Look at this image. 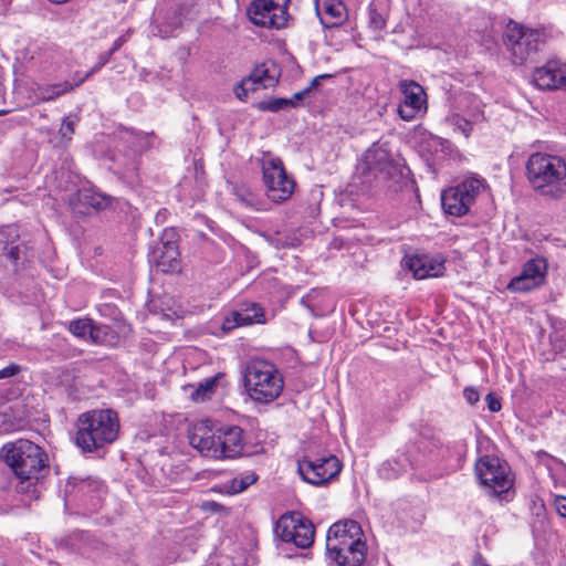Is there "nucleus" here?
<instances>
[{
	"label": "nucleus",
	"instance_id": "nucleus-23",
	"mask_svg": "<svg viewBox=\"0 0 566 566\" xmlns=\"http://www.w3.org/2000/svg\"><path fill=\"white\" fill-rule=\"evenodd\" d=\"M67 329L77 338H85L88 335L93 343L99 344L104 342V336L109 331V327L107 325H97L93 319L83 317L69 322Z\"/></svg>",
	"mask_w": 566,
	"mask_h": 566
},
{
	"label": "nucleus",
	"instance_id": "nucleus-16",
	"mask_svg": "<svg viewBox=\"0 0 566 566\" xmlns=\"http://www.w3.org/2000/svg\"><path fill=\"white\" fill-rule=\"evenodd\" d=\"M248 15L253 24L269 29H281L289 19V15L274 11L272 0H254L248 8Z\"/></svg>",
	"mask_w": 566,
	"mask_h": 566
},
{
	"label": "nucleus",
	"instance_id": "nucleus-22",
	"mask_svg": "<svg viewBox=\"0 0 566 566\" xmlns=\"http://www.w3.org/2000/svg\"><path fill=\"white\" fill-rule=\"evenodd\" d=\"M315 9L325 29L338 27L347 19L346 6L342 0H315Z\"/></svg>",
	"mask_w": 566,
	"mask_h": 566
},
{
	"label": "nucleus",
	"instance_id": "nucleus-7",
	"mask_svg": "<svg viewBox=\"0 0 566 566\" xmlns=\"http://www.w3.org/2000/svg\"><path fill=\"white\" fill-rule=\"evenodd\" d=\"M544 29L525 28L514 21H510L503 33V43L510 52L513 64L523 65L534 62L537 53L546 42Z\"/></svg>",
	"mask_w": 566,
	"mask_h": 566
},
{
	"label": "nucleus",
	"instance_id": "nucleus-37",
	"mask_svg": "<svg viewBox=\"0 0 566 566\" xmlns=\"http://www.w3.org/2000/svg\"><path fill=\"white\" fill-rule=\"evenodd\" d=\"M235 196H237L238 200H240L244 206L250 207V208H254L258 202L255 195L252 193L247 188H238L235 190Z\"/></svg>",
	"mask_w": 566,
	"mask_h": 566
},
{
	"label": "nucleus",
	"instance_id": "nucleus-47",
	"mask_svg": "<svg viewBox=\"0 0 566 566\" xmlns=\"http://www.w3.org/2000/svg\"><path fill=\"white\" fill-rule=\"evenodd\" d=\"M480 118H482V119L484 118L483 113L478 114V115H475V116H474V120H475V122H478Z\"/></svg>",
	"mask_w": 566,
	"mask_h": 566
},
{
	"label": "nucleus",
	"instance_id": "nucleus-2",
	"mask_svg": "<svg viewBox=\"0 0 566 566\" xmlns=\"http://www.w3.org/2000/svg\"><path fill=\"white\" fill-rule=\"evenodd\" d=\"M190 446L201 455L213 460L235 459L242 455L247 437L239 426H216L202 420L189 427Z\"/></svg>",
	"mask_w": 566,
	"mask_h": 566
},
{
	"label": "nucleus",
	"instance_id": "nucleus-45",
	"mask_svg": "<svg viewBox=\"0 0 566 566\" xmlns=\"http://www.w3.org/2000/svg\"><path fill=\"white\" fill-rule=\"evenodd\" d=\"M472 566H488V565H486V564H484V563L481 560V556L479 555V556H476V557L474 558V562H473Z\"/></svg>",
	"mask_w": 566,
	"mask_h": 566
},
{
	"label": "nucleus",
	"instance_id": "nucleus-13",
	"mask_svg": "<svg viewBox=\"0 0 566 566\" xmlns=\"http://www.w3.org/2000/svg\"><path fill=\"white\" fill-rule=\"evenodd\" d=\"M279 75L280 73L274 63H271L270 66L266 63L256 65L249 76L237 84L234 87L235 96L244 101L249 92L273 87L279 81Z\"/></svg>",
	"mask_w": 566,
	"mask_h": 566
},
{
	"label": "nucleus",
	"instance_id": "nucleus-5",
	"mask_svg": "<svg viewBox=\"0 0 566 566\" xmlns=\"http://www.w3.org/2000/svg\"><path fill=\"white\" fill-rule=\"evenodd\" d=\"M526 176L534 189L541 190L543 195L559 198L566 185L563 181L566 176V164L559 157L535 153L527 160Z\"/></svg>",
	"mask_w": 566,
	"mask_h": 566
},
{
	"label": "nucleus",
	"instance_id": "nucleus-26",
	"mask_svg": "<svg viewBox=\"0 0 566 566\" xmlns=\"http://www.w3.org/2000/svg\"><path fill=\"white\" fill-rule=\"evenodd\" d=\"M99 488L101 483L92 478L80 479L71 476L66 483L65 493L71 496L78 497L81 495L95 493Z\"/></svg>",
	"mask_w": 566,
	"mask_h": 566
},
{
	"label": "nucleus",
	"instance_id": "nucleus-12",
	"mask_svg": "<svg viewBox=\"0 0 566 566\" xmlns=\"http://www.w3.org/2000/svg\"><path fill=\"white\" fill-rule=\"evenodd\" d=\"M342 465L335 455L298 461L297 471L302 479L313 485H322L340 472Z\"/></svg>",
	"mask_w": 566,
	"mask_h": 566
},
{
	"label": "nucleus",
	"instance_id": "nucleus-44",
	"mask_svg": "<svg viewBox=\"0 0 566 566\" xmlns=\"http://www.w3.org/2000/svg\"><path fill=\"white\" fill-rule=\"evenodd\" d=\"M274 11H277L284 15H289L287 13V7L291 2V0H272Z\"/></svg>",
	"mask_w": 566,
	"mask_h": 566
},
{
	"label": "nucleus",
	"instance_id": "nucleus-39",
	"mask_svg": "<svg viewBox=\"0 0 566 566\" xmlns=\"http://www.w3.org/2000/svg\"><path fill=\"white\" fill-rule=\"evenodd\" d=\"M21 369L20 365L11 363L7 367L0 369V379L14 377L21 371Z\"/></svg>",
	"mask_w": 566,
	"mask_h": 566
},
{
	"label": "nucleus",
	"instance_id": "nucleus-31",
	"mask_svg": "<svg viewBox=\"0 0 566 566\" xmlns=\"http://www.w3.org/2000/svg\"><path fill=\"white\" fill-rule=\"evenodd\" d=\"M369 27L376 31H381L386 27L387 10L377 2H371L368 7Z\"/></svg>",
	"mask_w": 566,
	"mask_h": 566
},
{
	"label": "nucleus",
	"instance_id": "nucleus-14",
	"mask_svg": "<svg viewBox=\"0 0 566 566\" xmlns=\"http://www.w3.org/2000/svg\"><path fill=\"white\" fill-rule=\"evenodd\" d=\"M546 262L535 258L528 260L518 275L514 276L506 289L513 293H526L541 286L545 280Z\"/></svg>",
	"mask_w": 566,
	"mask_h": 566
},
{
	"label": "nucleus",
	"instance_id": "nucleus-27",
	"mask_svg": "<svg viewBox=\"0 0 566 566\" xmlns=\"http://www.w3.org/2000/svg\"><path fill=\"white\" fill-rule=\"evenodd\" d=\"M181 12L178 7H171L170 10L161 18L157 24L158 35L161 38H169L181 28Z\"/></svg>",
	"mask_w": 566,
	"mask_h": 566
},
{
	"label": "nucleus",
	"instance_id": "nucleus-42",
	"mask_svg": "<svg viewBox=\"0 0 566 566\" xmlns=\"http://www.w3.org/2000/svg\"><path fill=\"white\" fill-rule=\"evenodd\" d=\"M308 96V90L303 88L300 92H296L291 98H287V101H291L292 104H289L290 107H296L300 105V103L305 99Z\"/></svg>",
	"mask_w": 566,
	"mask_h": 566
},
{
	"label": "nucleus",
	"instance_id": "nucleus-43",
	"mask_svg": "<svg viewBox=\"0 0 566 566\" xmlns=\"http://www.w3.org/2000/svg\"><path fill=\"white\" fill-rule=\"evenodd\" d=\"M566 496L557 495L555 499V507L559 516L566 517Z\"/></svg>",
	"mask_w": 566,
	"mask_h": 566
},
{
	"label": "nucleus",
	"instance_id": "nucleus-32",
	"mask_svg": "<svg viewBox=\"0 0 566 566\" xmlns=\"http://www.w3.org/2000/svg\"><path fill=\"white\" fill-rule=\"evenodd\" d=\"M219 378L220 375H216L199 382L197 389L192 394V399L195 401H205L210 399L216 391Z\"/></svg>",
	"mask_w": 566,
	"mask_h": 566
},
{
	"label": "nucleus",
	"instance_id": "nucleus-33",
	"mask_svg": "<svg viewBox=\"0 0 566 566\" xmlns=\"http://www.w3.org/2000/svg\"><path fill=\"white\" fill-rule=\"evenodd\" d=\"M258 480V476L255 473L250 472L242 474L240 476H235L231 480L229 485H226L227 493L229 494H238L240 492H243L247 490L250 485L255 483Z\"/></svg>",
	"mask_w": 566,
	"mask_h": 566
},
{
	"label": "nucleus",
	"instance_id": "nucleus-10",
	"mask_svg": "<svg viewBox=\"0 0 566 566\" xmlns=\"http://www.w3.org/2000/svg\"><path fill=\"white\" fill-rule=\"evenodd\" d=\"M274 533L284 543H292L297 548L305 549L312 546L315 527L311 520L298 512H287L275 523Z\"/></svg>",
	"mask_w": 566,
	"mask_h": 566
},
{
	"label": "nucleus",
	"instance_id": "nucleus-24",
	"mask_svg": "<svg viewBox=\"0 0 566 566\" xmlns=\"http://www.w3.org/2000/svg\"><path fill=\"white\" fill-rule=\"evenodd\" d=\"M441 205L446 213L454 217H462L470 211V206L462 193L458 192L457 186L441 193Z\"/></svg>",
	"mask_w": 566,
	"mask_h": 566
},
{
	"label": "nucleus",
	"instance_id": "nucleus-15",
	"mask_svg": "<svg viewBox=\"0 0 566 566\" xmlns=\"http://www.w3.org/2000/svg\"><path fill=\"white\" fill-rule=\"evenodd\" d=\"M6 259L13 265L28 260V245L20 239L19 229L14 224L0 228V260Z\"/></svg>",
	"mask_w": 566,
	"mask_h": 566
},
{
	"label": "nucleus",
	"instance_id": "nucleus-8",
	"mask_svg": "<svg viewBox=\"0 0 566 566\" xmlns=\"http://www.w3.org/2000/svg\"><path fill=\"white\" fill-rule=\"evenodd\" d=\"M357 170L361 182L371 187L397 176L399 166L392 159L388 145L377 142L364 153Z\"/></svg>",
	"mask_w": 566,
	"mask_h": 566
},
{
	"label": "nucleus",
	"instance_id": "nucleus-21",
	"mask_svg": "<svg viewBox=\"0 0 566 566\" xmlns=\"http://www.w3.org/2000/svg\"><path fill=\"white\" fill-rule=\"evenodd\" d=\"M180 253L175 242H163L149 254V262H155L159 271L175 273L180 271Z\"/></svg>",
	"mask_w": 566,
	"mask_h": 566
},
{
	"label": "nucleus",
	"instance_id": "nucleus-19",
	"mask_svg": "<svg viewBox=\"0 0 566 566\" xmlns=\"http://www.w3.org/2000/svg\"><path fill=\"white\" fill-rule=\"evenodd\" d=\"M535 85L541 90H555L566 83L564 64L549 60L544 66L537 67L533 74Z\"/></svg>",
	"mask_w": 566,
	"mask_h": 566
},
{
	"label": "nucleus",
	"instance_id": "nucleus-46",
	"mask_svg": "<svg viewBox=\"0 0 566 566\" xmlns=\"http://www.w3.org/2000/svg\"><path fill=\"white\" fill-rule=\"evenodd\" d=\"M83 76H80L78 73H75L73 76V83H76L78 80H81Z\"/></svg>",
	"mask_w": 566,
	"mask_h": 566
},
{
	"label": "nucleus",
	"instance_id": "nucleus-48",
	"mask_svg": "<svg viewBox=\"0 0 566 566\" xmlns=\"http://www.w3.org/2000/svg\"><path fill=\"white\" fill-rule=\"evenodd\" d=\"M74 210L77 211L78 213H87V211L85 210H82V209H77L76 207H74Z\"/></svg>",
	"mask_w": 566,
	"mask_h": 566
},
{
	"label": "nucleus",
	"instance_id": "nucleus-1",
	"mask_svg": "<svg viewBox=\"0 0 566 566\" xmlns=\"http://www.w3.org/2000/svg\"><path fill=\"white\" fill-rule=\"evenodd\" d=\"M1 458L19 480L18 492L30 499L39 497V480L49 468L45 451L28 439H18L1 448Z\"/></svg>",
	"mask_w": 566,
	"mask_h": 566
},
{
	"label": "nucleus",
	"instance_id": "nucleus-25",
	"mask_svg": "<svg viewBox=\"0 0 566 566\" xmlns=\"http://www.w3.org/2000/svg\"><path fill=\"white\" fill-rule=\"evenodd\" d=\"M76 200L78 205L85 208H92L95 211H101L106 209L111 205V197L93 189V188H83L80 189L76 195Z\"/></svg>",
	"mask_w": 566,
	"mask_h": 566
},
{
	"label": "nucleus",
	"instance_id": "nucleus-34",
	"mask_svg": "<svg viewBox=\"0 0 566 566\" xmlns=\"http://www.w3.org/2000/svg\"><path fill=\"white\" fill-rule=\"evenodd\" d=\"M289 104H292V102L287 101V98L275 97V98H270L266 101L259 102L256 107H258V109L263 111V112L276 113L282 109L289 108L290 107Z\"/></svg>",
	"mask_w": 566,
	"mask_h": 566
},
{
	"label": "nucleus",
	"instance_id": "nucleus-17",
	"mask_svg": "<svg viewBox=\"0 0 566 566\" xmlns=\"http://www.w3.org/2000/svg\"><path fill=\"white\" fill-rule=\"evenodd\" d=\"M400 91L403 94V102L398 107V114L403 120H412L426 102V93L422 86L413 81H401Z\"/></svg>",
	"mask_w": 566,
	"mask_h": 566
},
{
	"label": "nucleus",
	"instance_id": "nucleus-9",
	"mask_svg": "<svg viewBox=\"0 0 566 566\" xmlns=\"http://www.w3.org/2000/svg\"><path fill=\"white\" fill-rule=\"evenodd\" d=\"M475 474L491 496L509 492L514 483L507 462L494 455L481 457L475 463Z\"/></svg>",
	"mask_w": 566,
	"mask_h": 566
},
{
	"label": "nucleus",
	"instance_id": "nucleus-18",
	"mask_svg": "<svg viewBox=\"0 0 566 566\" xmlns=\"http://www.w3.org/2000/svg\"><path fill=\"white\" fill-rule=\"evenodd\" d=\"M263 323H265L264 310L256 303H245L238 311H233L224 317L221 329L229 333L239 326Z\"/></svg>",
	"mask_w": 566,
	"mask_h": 566
},
{
	"label": "nucleus",
	"instance_id": "nucleus-20",
	"mask_svg": "<svg viewBox=\"0 0 566 566\" xmlns=\"http://www.w3.org/2000/svg\"><path fill=\"white\" fill-rule=\"evenodd\" d=\"M406 266L417 280L437 277L444 271V262L428 254L409 256L406 260Z\"/></svg>",
	"mask_w": 566,
	"mask_h": 566
},
{
	"label": "nucleus",
	"instance_id": "nucleus-4",
	"mask_svg": "<svg viewBox=\"0 0 566 566\" xmlns=\"http://www.w3.org/2000/svg\"><path fill=\"white\" fill-rule=\"evenodd\" d=\"M326 551L338 566H361L367 546L360 524L354 520L334 523L327 532Z\"/></svg>",
	"mask_w": 566,
	"mask_h": 566
},
{
	"label": "nucleus",
	"instance_id": "nucleus-28",
	"mask_svg": "<svg viewBox=\"0 0 566 566\" xmlns=\"http://www.w3.org/2000/svg\"><path fill=\"white\" fill-rule=\"evenodd\" d=\"M457 188L458 192L462 193L464 201L471 208L479 195L484 190V180L476 177H468L457 185Z\"/></svg>",
	"mask_w": 566,
	"mask_h": 566
},
{
	"label": "nucleus",
	"instance_id": "nucleus-30",
	"mask_svg": "<svg viewBox=\"0 0 566 566\" xmlns=\"http://www.w3.org/2000/svg\"><path fill=\"white\" fill-rule=\"evenodd\" d=\"M128 40V36L127 35H120L119 38H117L112 48L107 51V52H104L102 53L99 56H98V61L97 63L87 72L83 75V77L81 80H78L75 85H81L82 83H84L87 78H90L93 74L97 73L104 65H106L108 63V61L111 60V57L113 56V54L115 52H117L123 45L124 43Z\"/></svg>",
	"mask_w": 566,
	"mask_h": 566
},
{
	"label": "nucleus",
	"instance_id": "nucleus-36",
	"mask_svg": "<svg viewBox=\"0 0 566 566\" xmlns=\"http://www.w3.org/2000/svg\"><path fill=\"white\" fill-rule=\"evenodd\" d=\"M77 122L76 117L65 116L62 120V125L60 127V135L63 139H71V136L74 134V126Z\"/></svg>",
	"mask_w": 566,
	"mask_h": 566
},
{
	"label": "nucleus",
	"instance_id": "nucleus-41",
	"mask_svg": "<svg viewBox=\"0 0 566 566\" xmlns=\"http://www.w3.org/2000/svg\"><path fill=\"white\" fill-rule=\"evenodd\" d=\"M333 75L332 74H319L317 76H315L311 83L308 84V86L305 87V90H308V94L313 91V90H317L318 86L321 85L322 81L324 80H328V78H332Z\"/></svg>",
	"mask_w": 566,
	"mask_h": 566
},
{
	"label": "nucleus",
	"instance_id": "nucleus-11",
	"mask_svg": "<svg viewBox=\"0 0 566 566\" xmlns=\"http://www.w3.org/2000/svg\"><path fill=\"white\" fill-rule=\"evenodd\" d=\"M262 174L266 196L271 201L281 203L292 196L295 181L286 174L280 158L268 157L263 159Z\"/></svg>",
	"mask_w": 566,
	"mask_h": 566
},
{
	"label": "nucleus",
	"instance_id": "nucleus-49",
	"mask_svg": "<svg viewBox=\"0 0 566 566\" xmlns=\"http://www.w3.org/2000/svg\"><path fill=\"white\" fill-rule=\"evenodd\" d=\"M547 469H548L549 472H553V465L552 464H548ZM551 474H553V473H551ZM552 478L555 479L554 475H552Z\"/></svg>",
	"mask_w": 566,
	"mask_h": 566
},
{
	"label": "nucleus",
	"instance_id": "nucleus-50",
	"mask_svg": "<svg viewBox=\"0 0 566 566\" xmlns=\"http://www.w3.org/2000/svg\"><path fill=\"white\" fill-rule=\"evenodd\" d=\"M4 113H6L4 111H3V112H0V114H4Z\"/></svg>",
	"mask_w": 566,
	"mask_h": 566
},
{
	"label": "nucleus",
	"instance_id": "nucleus-35",
	"mask_svg": "<svg viewBox=\"0 0 566 566\" xmlns=\"http://www.w3.org/2000/svg\"><path fill=\"white\" fill-rule=\"evenodd\" d=\"M450 123L453 125L454 129L462 133L467 138L471 135L473 123L464 117H461L458 114L450 116Z\"/></svg>",
	"mask_w": 566,
	"mask_h": 566
},
{
	"label": "nucleus",
	"instance_id": "nucleus-40",
	"mask_svg": "<svg viewBox=\"0 0 566 566\" xmlns=\"http://www.w3.org/2000/svg\"><path fill=\"white\" fill-rule=\"evenodd\" d=\"M485 401L488 403V409L491 411V412H497L501 410L502 408V405H501V401L500 399L493 394V392H489L485 397Z\"/></svg>",
	"mask_w": 566,
	"mask_h": 566
},
{
	"label": "nucleus",
	"instance_id": "nucleus-6",
	"mask_svg": "<svg viewBox=\"0 0 566 566\" xmlns=\"http://www.w3.org/2000/svg\"><path fill=\"white\" fill-rule=\"evenodd\" d=\"M244 386L251 399L258 402H271L282 392L284 381L279 369L263 359L252 360L244 371Z\"/></svg>",
	"mask_w": 566,
	"mask_h": 566
},
{
	"label": "nucleus",
	"instance_id": "nucleus-38",
	"mask_svg": "<svg viewBox=\"0 0 566 566\" xmlns=\"http://www.w3.org/2000/svg\"><path fill=\"white\" fill-rule=\"evenodd\" d=\"M463 397L469 405L473 406L480 400V392L475 387L469 386L463 389Z\"/></svg>",
	"mask_w": 566,
	"mask_h": 566
},
{
	"label": "nucleus",
	"instance_id": "nucleus-3",
	"mask_svg": "<svg viewBox=\"0 0 566 566\" xmlns=\"http://www.w3.org/2000/svg\"><path fill=\"white\" fill-rule=\"evenodd\" d=\"M119 420L111 409H96L82 413L76 420L74 442L83 453L99 454L118 437Z\"/></svg>",
	"mask_w": 566,
	"mask_h": 566
},
{
	"label": "nucleus",
	"instance_id": "nucleus-29",
	"mask_svg": "<svg viewBox=\"0 0 566 566\" xmlns=\"http://www.w3.org/2000/svg\"><path fill=\"white\" fill-rule=\"evenodd\" d=\"M78 85H75V83H71L69 81L40 86L38 88L36 96L42 102H50L54 101L59 96H62L66 94L67 92H71L74 87H77Z\"/></svg>",
	"mask_w": 566,
	"mask_h": 566
}]
</instances>
